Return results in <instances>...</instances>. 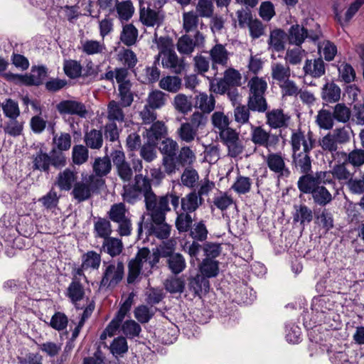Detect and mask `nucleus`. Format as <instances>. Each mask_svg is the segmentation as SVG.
I'll return each mask as SVG.
<instances>
[{"instance_id": "obj_9", "label": "nucleus", "mask_w": 364, "mask_h": 364, "mask_svg": "<svg viewBox=\"0 0 364 364\" xmlns=\"http://www.w3.org/2000/svg\"><path fill=\"white\" fill-rule=\"evenodd\" d=\"M320 32H309L306 28L299 24L292 25L289 29L287 38L289 43L295 46H300L308 38L314 42L318 40Z\"/></svg>"}, {"instance_id": "obj_13", "label": "nucleus", "mask_w": 364, "mask_h": 364, "mask_svg": "<svg viewBox=\"0 0 364 364\" xmlns=\"http://www.w3.org/2000/svg\"><path fill=\"white\" fill-rule=\"evenodd\" d=\"M147 231L149 235L164 240L169 237L171 226L166 222V218H153L147 227Z\"/></svg>"}, {"instance_id": "obj_48", "label": "nucleus", "mask_w": 364, "mask_h": 364, "mask_svg": "<svg viewBox=\"0 0 364 364\" xmlns=\"http://www.w3.org/2000/svg\"><path fill=\"white\" fill-rule=\"evenodd\" d=\"M196 159L193 151L187 146L181 148L176 157V162L182 166L192 165Z\"/></svg>"}, {"instance_id": "obj_21", "label": "nucleus", "mask_w": 364, "mask_h": 364, "mask_svg": "<svg viewBox=\"0 0 364 364\" xmlns=\"http://www.w3.org/2000/svg\"><path fill=\"white\" fill-rule=\"evenodd\" d=\"M305 75L318 78L325 74V64L321 58L306 60L303 68Z\"/></svg>"}, {"instance_id": "obj_46", "label": "nucleus", "mask_w": 364, "mask_h": 364, "mask_svg": "<svg viewBox=\"0 0 364 364\" xmlns=\"http://www.w3.org/2000/svg\"><path fill=\"white\" fill-rule=\"evenodd\" d=\"M137 36V29L132 24H127L122 28L120 40L124 45L130 46L136 43Z\"/></svg>"}, {"instance_id": "obj_37", "label": "nucleus", "mask_w": 364, "mask_h": 364, "mask_svg": "<svg viewBox=\"0 0 364 364\" xmlns=\"http://www.w3.org/2000/svg\"><path fill=\"white\" fill-rule=\"evenodd\" d=\"M161 75L160 70L156 65L147 66L142 70L139 80L144 84H152L159 80Z\"/></svg>"}, {"instance_id": "obj_12", "label": "nucleus", "mask_w": 364, "mask_h": 364, "mask_svg": "<svg viewBox=\"0 0 364 364\" xmlns=\"http://www.w3.org/2000/svg\"><path fill=\"white\" fill-rule=\"evenodd\" d=\"M111 156L119 177L124 182H129L133 176V171L129 164L125 160L124 153L120 150H115L111 154Z\"/></svg>"}, {"instance_id": "obj_36", "label": "nucleus", "mask_w": 364, "mask_h": 364, "mask_svg": "<svg viewBox=\"0 0 364 364\" xmlns=\"http://www.w3.org/2000/svg\"><path fill=\"white\" fill-rule=\"evenodd\" d=\"M167 101L166 95L159 90H151L147 96L146 105L152 109H161Z\"/></svg>"}, {"instance_id": "obj_41", "label": "nucleus", "mask_w": 364, "mask_h": 364, "mask_svg": "<svg viewBox=\"0 0 364 364\" xmlns=\"http://www.w3.org/2000/svg\"><path fill=\"white\" fill-rule=\"evenodd\" d=\"M188 287L195 294L199 295L202 292L208 291L209 281L201 274H197L190 279Z\"/></svg>"}, {"instance_id": "obj_34", "label": "nucleus", "mask_w": 364, "mask_h": 364, "mask_svg": "<svg viewBox=\"0 0 364 364\" xmlns=\"http://www.w3.org/2000/svg\"><path fill=\"white\" fill-rule=\"evenodd\" d=\"M341 88L334 82L326 83L323 89L321 96L328 102H338L341 98Z\"/></svg>"}, {"instance_id": "obj_35", "label": "nucleus", "mask_w": 364, "mask_h": 364, "mask_svg": "<svg viewBox=\"0 0 364 364\" xmlns=\"http://www.w3.org/2000/svg\"><path fill=\"white\" fill-rule=\"evenodd\" d=\"M84 141L87 147L92 149H100L103 144L102 133L100 130L91 129L85 133Z\"/></svg>"}, {"instance_id": "obj_29", "label": "nucleus", "mask_w": 364, "mask_h": 364, "mask_svg": "<svg viewBox=\"0 0 364 364\" xmlns=\"http://www.w3.org/2000/svg\"><path fill=\"white\" fill-rule=\"evenodd\" d=\"M215 99L213 95L200 92L195 97V107L200 109L203 113H210L215 108Z\"/></svg>"}, {"instance_id": "obj_43", "label": "nucleus", "mask_w": 364, "mask_h": 364, "mask_svg": "<svg viewBox=\"0 0 364 364\" xmlns=\"http://www.w3.org/2000/svg\"><path fill=\"white\" fill-rule=\"evenodd\" d=\"M106 50L103 40H85L82 42V50L87 55H95L104 53Z\"/></svg>"}, {"instance_id": "obj_11", "label": "nucleus", "mask_w": 364, "mask_h": 364, "mask_svg": "<svg viewBox=\"0 0 364 364\" xmlns=\"http://www.w3.org/2000/svg\"><path fill=\"white\" fill-rule=\"evenodd\" d=\"M252 141L257 146H264L269 149L277 144L278 139L274 135L270 134L269 132L264 130L261 127H256L251 124L250 133Z\"/></svg>"}, {"instance_id": "obj_61", "label": "nucleus", "mask_w": 364, "mask_h": 364, "mask_svg": "<svg viewBox=\"0 0 364 364\" xmlns=\"http://www.w3.org/2000/svg\"><path fill=\"white\" fill-rule=\"evenodd\" d=\"M196 47L193 41L187 35L181 36L177 43L178 52L183 55H191Z\"/></svg>"}, {"instance_id": "obj_59", "label": "nucleus", "mask_w": 364, "mask_h": 364, "mask_svg": "<svg viewBox=\"0 0 364 364\" xmlns=\"http://www.w3.org/2000/svg\"><path fill=\"white\" fill-rule=\"evenodd\" d=\"M109 349L114 357L124 354L128 350L126 338L122 336L114 338L110 344Z\"/></svg>"}, {"instance_id": "obj_25", "label": "nucleus", "mask_w": 364, "mask_h": 364, "mask_svg": "<svg viewBox=\"0 0 364 364\" xmlns=\"http://www.w3.org/2000/svg\"><path fill=\"white\" fill-rule=\"evenodd\" d=\"M363 4L364 0H355L348 6L344 17H342L338 11L335 9V18L336 21L342 26H346Z\"/></svg>"}, {"instance_id": "obj_28", "label": "nucleus", "mask_w": 364, "mask_h": 364, "mask_svg": "<svg viewBox=\"0 0 364 364\" xmlns=\"http://www.w3.org/2000/svg\"><path fill=\"white\" fill-rule=\"evenodd\" d=\"M288 119L281 109H273L267 113V123L273 129L287 126Z\"/></svg>"}, {"instance_id": "obj_51", "label": "nucleus", "mask_w": 364, "mask_h": 364, "mask_svg": "<svg viewBox=\"0 0 364 364\" xmlns=\"http://www.w3.org/2000/svg\"><path fill=\"white\" fill-rule=\"evenodd\" d=\"M329 172L332 175V183H333V178H336L341 183L348 185L349 181L353 178V175L347 170L343 164L335 166L332 171Z\"/></svg>"}, {"instance_id": "obj_54", "label": "nucleus", "mask_w": 364, "mask_h": 364, "mask_svg": "<svg viewBox=\"0 0 364 364\" xmlns=\"http://www.w3.org/2000/svg\"><path fill=\"white\" fill-rule=\"evenodd\" d=\"M333 117L331 113L326 109H321L316 116V123L321 129H331L333 126Z\"/></svg>"}, {"instance_id": "obj_19", "label": "nucleus", "mask_w": 364, "mask_h": 364, "mask_svg": "<svg viewBox=\"0 0 364 364\" xmlns=\"http://www.w3.org/2000/svg\"><path fill=\"white\" fill-rule=\"evenodd\" d=\"M122 104L115 100H111L107 105V119L110 122L122 123L125 121L126 112Z\"/></svg>"}, {"instance_id": "obj_17", "label": "nucleus", "mask_w": 364, "mask_h": 364, "mask_svg": "<svg viewBox=\"0 0 364 364\" xmlns=\"http://www.w3.org/2000/svg\"><path fill=\"white\" fill-rule=\"evenodd\" d=\"M65 295L77 308H80L77 306V302L83 299L85 289L76 275L67 288Z\"/></svg>"}, {"instance_id": "obj_49", "label": "nucleus", "mask_w": 364, "mask_h": 364, "mask_svg": "<svg viewBox=\"0 0 364 364\" xmlns=\"http://www.w3.org/2000/svg\"><path fill=\"white\" fill-rule=\"evenodd\" d=\"M115 6L118 17L122 21H127L133 16L134 8L131 1L117 2Z\"/></svg>"}, {"instance_id": "obj_40", "label": "nucleus", "mask_w": 364, "mask_h": 364, "mask_svg": "<svg viewBox=\"0 0 364 364\" xmlns=\"http://www.w3.org/2000/svg\"><path fill=\"white\" fill-rule=\"evenodd\" d=\"M173 105L178 112L186 114L192 110V102L191 97L184 94L176 95L173 101Z\"/></svg>"}, {"instance_id": "obj_31", "label": "nucleus", "mask_w": 364, "mask_h": 364, "mask_svg": "<svg viewBox=\"0 0 364 364\" xmlns=\"http://www.w3.org/2000/svg\"><path fill=\"white\" fill-rule=\"evenodd\" d=\"M252 186V178L239 174L230 188L238 195H245L250 192Z\"/></svg>"}, {"instance_id": "obj_30", "label": "nucleus", "mask_w": 364, "mask_h": 364, "mask_svg": "<svg viewBox=\"0 0 364 364\" xmlns=\"http://www.w3.org/2000/svg\"><path fill=\"white\" fill-rule=\"evenodd\" d=\"M271 75L272 79L276 80L279 85L290 77L291 70L287 65H284L280 63H273L271 65Z\"/></svg>"}, {"instance_id": "obj_32", "label": "nucleus", "mask_w": 364, "mask_h": 364, "mask_svg": "<svg viewBox=\"0 0 364 364\" xmlns=\"http://www.w3.org/2000/svg\"><path fill=\"white\" fill-rule=\"evenodd\" d=\"M95 176L101 178V177L107 176L112 169V164L108 156L97 157L95 159L92 165Z\"/></svg>"}, {"instance_id": "obj_52", "label": "nucleus", "mask_w": 364, "mask_h": 364, "mask_svg": "<svg viewBox=\"0 0 364 364\" xmlns=\"http://www.w3.org/2000/svg\"><path fill=\"white\" fill-rule=\"evenodd\" d=\"M234 203V200L230 195L227 193L220 192L213 198V206L221 211L227 210Z\"/></svg>"}, {"instance_id": "obj_50", "label": "nucleus", "mask_w": 364, "mask_h": 364, "mask_svg": "<svg viewBox=\"0 0 364 364\" xmlns=\"http://www.w3.org/2000/svg\"><path fill=\"white\" fill-rule=\"evenodd\" d=\"M305 55V50L302 49L300 46H296V47L287 50L285 60L290 65H295L301 63Z\"/></svg>"}, {"instance_id": "obj_27", "label": "nucleus", "mask_w": 364, "mask_h": 364, "mask_svg": "<svg viewBox=\"0 0 364 364\" xmlns=\"http://www.w3.org/2000/svg\"><path fill=\"white\" fill-rule=\"evenodd\" d=\"M161 89L171 93L178 92L182 86V80L176 75L163 77L159 82Z\"/></svg>"}, {"instance_id": "obj_60", "label": "nucleus", "mask_w": 364, "mask_h": 364, "mask_svg": "<svg viewBox=\"0 0 364 364\" xmlns=\"http://www.w3.org/2000/svg\"><path fill=\"white\" fill-rule=\"evenodd\" d=\"M46 75V68L45 67L35 68L32 69L30 76H26L25 82L28 85H38L42 82Z\"/></svg>"}, {"instance_id": "obj_55", "label": "nucleus", "mask_w": 364, "mask_h": 364, "mask_svg": "<svg viewBox=\"0 0 364 364\" xmlns=\"http://www.w3.org/2000/svg\"><path fill=\"white\" fill-rule=\"evenodd\" d=\"M89 157V151L83 145H75L73 148L72 159L75 164L81 165L85 164Z\"/></svg>"}, {"instance_id": "obj_63", "label": "nucleus", "mask_w": 364, "mask_h": 364, "mask_svg": "<svg viewBox=\"0 0 364 364\" xmlns=\"http://www.w3.org/2000/svg\"><path fill=\"white\" fill-rule=\"evenodd\" d=\"M318 52L323 55L328 61L332 60L337 53L336 46L328 41H323L318 45Z\"/></svg>"}, {"instance_id": "obj_16", "label": "nucleus", "mask_w": 364, "mask_h": 364, "mask_svg": "<svg viewBox=\"0 0 364 364\" xmlns=\"http://www.w3.org/2000/svg\"><path fill=\"white\" fill-rule=\"evenodd\" d=\"M164 19V15L159 9H153L151 8H142L140 9V20L141 23L150 27H159Z\"/></svg>"}, {"instance_id": "obj_7", "label": "nucleus", "mask_w": 364, "mask_h": 364, "mask_svg": "<svg viewBox=\"0 0 364 364\" xmlns=\"http://www.w3.org/2000/svg\"><path fill=\"white\" fill-rule=\"evenodd\" d=\"M124 264L120 261H114L105 268L102 279L100 282L101 287H111L116 286L123 278Z\"/></svg>"}, {"instance_id": "obj_4", "label": "nucleus", "mask_w": 364, "mask_h": 364, "mask_svg": "<svg viewBox=\"0 0 364 364\" xmlns=\"http://www.w3.org/2000/svg\"><path fill=\"white\" fill-rule=\"evenodd\" d=\"M105 183L102 178H97L93 174L90 175L85 181H80L75 183L72 191V195L78 202L89 199L92 193L102 187Z\"/></svg>"}, {"instance_id": "obj_2", "label": "nucleus", "mask_w": 364, "mask_h": 364, "mask_svg": "<svg viewBox=\"0 0 364 364\" xmlns=\"http://www.w3.org/2000/svg\"><path fill=\"white\" fill-rule=\"evenodd\" d=\"M172 250L171 247L167 250H164V247L161 246L153 250L152 252L146 247L139 249L136 257L129 262L127 282L134 283L141 274L149 276L153 267L159 262L161 256L166 257Z\"/></svg>"}, {"instance_id": "obj_26", "label": "nucleus", "mask_w": 364, "mask_h": 364, "mask_svg": "<svg viewBox=\"0 0 364 364\" xmlns=\"http://www.w3.org/2000/svg\"><path fill=\"white\" fill-rule=\"evenodd\" d=\"M287 34L282 29L273 30L268 40L269 48L272 50L279 52L285 48V38Z\"/></svg>"}, {"instance_id": "obj_47", "label": "nucleus", "mask_w": 364, "mask_h": 364, "mask_svg": "<svg viewBox=\"0 0 364 364\" xmlns=\"http://www.w3.org/2000/svg\"><path fill=\"white\" fill-rule=\"evenodd\" d=\"M132 84L130 82L119 85V96L123 107H130L134 101V95L131 91Z\"/></svg>"}, {"instance_id": "obj_15", "label": "nucleus", "mask_w": 364, "mask_h": 364, "mask_svg": "<svg viewBox=\"0 0 364 364\" xmlns=\"http://www.w3.org/2000/svg\"><path fill=\"white\" fill-rule=\"evenodd\" d=\"M56 109L61 114H76L80 117H85L87 113L85 106L75 100H63L57 105Z\"/></svg>"}, {"instance_id": "obj_24", "label": "nucleus", "mask_w": 364, "mask_h": 364, "mask_svg": "<svg viewBox=\"0 0 364 364\" xmlns=\"http://www.w3.org/2000/svg\"><path fill=\"white\" fill-rule=\"evenodd\" d=\"M101 263V256L95 251H89L82 256V269L76 272V274L82 275L83 269H97Z\"/></svg>"}, {"instance_id": "obj_44", "label": "nucleus", "mask_w": 364, "mask_h": 364, "mask_svg": "<svg viewBox=\"0 0 364 364\" xmlns=\"http://www.w3.org/2000/svg\"><path fill=\"white\" fill-rule=\"evenodd\" d=\"M200 272L206 279L216 277L219 272L218 262L211 259H205L200 265Z\"/></svg>"}, {"instance_id": "obj_33", "label": "nucleus", "mask_w": 364, "mask_h": 364, "mask_svg": "<svg viewBox=\"0 0 364 364\" xmlns=\"http://www.w3.org/2000/svg\"><path fill=\"white\" fill-rule=\"evenodd\" d=\"M110 222L105 218H98L94 223V235L95 237H100L105 240L109 237L112 233Z\"/></svg>"}, {"instance_id": "obj_38", "label": "nucleus", "mask_w": 364, "mask_h": 364, "mask_svg": "<svg viewBox=\"0 0 364 364\" xmlns=\"http://www.w3.org/2000/svg\"><path fill=\"white\" fill-rule=\"evenodd\" d=\"M122 249V242L118 238L109 237L105 240L102 244V250L111 257L119 255Z\"/></svg>"}, {"instance_id": "obj_56", "label": "nucleus", "mask_w": 364, "mask_h": 364, "mask_svg": "<svg viewBox=\"0 0 364 364\" xmlns=\"http://www.w3.org/2000/svg\"><path fill=\"white\" fill-rule=\"evenodd\" d=\"M4 115L9 119H16L20 115V109L18 102L7 99L1 104Z\"/></svg>"}, {"instance_id": "obj_18", "label": "nucleus", "mask_w": 364, "mask_h": 364, "mask_svg": "<svg viewBox=\"0 0 364 364\" xmlns=\"http://www.w3.org/2000/svg\"><path fill=\"white\" fill-rule=\"evenodd\" d=\"M310 151L292 153V161L296 168L300 170L304 175L310 174L311 170V159Z\"/></svg>"}, {"instance_id": "obj_42", "label": "nucleus", "mask_w": 364, "mask_h": 364, "mask_svg": "<svg viewBox=\"0 0 364 364\" xmlns=\"http://www.w3.org/2000/svg\"><path fill=\"white\" fill-rule=\"evenodd\" d=\"M108 215L110 220L114 223L122 222L124 220L129 218V211L126 208L125 205L122 203L112 205Z\"/></svg>"}, {"instance_id": "obj_3", "label": "nucleus", "mask_w": 364, "mask_h": 364, "mask_svg": "<svg viewBox=\"0 0 364 364\" xmlns=\"http://www.w3.org/2000/svg\"><path fill=\"white\" fill-rule=\"evenodd\" d=\"M250 88L247 105L252 111L264 112L267 109V104L264 97L267 88L265 80L258 77L251 78L247 84Z\"/></svg>"}, {"instance_id": "obj_45", "label": "nucleus", "mask_w": 364, "mask_h": 364, "mask_svg": "<svg viewBox=\"0 0 364 364\" xmlns=\"http://www.w3.org/2000/svg\"><path fill=\"white\" fill-rule=\"evenodd\" d=\"M178 137L186 143L193 141L198 135V132L187 122H183L177 129Z\"/></svg>"}, {"instance_id": "obj_53", "label": "nucleus", "mask_w": 364, "mask_h": 364, "mask_svg": "<svg viewBox=\"0 0 364 364\" xmlns=\"http://www.w3.org/2000/svg\"><path fill=\"white\" fill-rule=\"evenodd\" d=\"M168 264L171 272L176 274L181 273L186 267V261L183 257L178 253L169 256Z\"/></svg>"}, {"instance_id": "obj_5", "label": "nucleus", "mask_w": 364, "mask_h": 364, "mask_svg": "<svg viewBox=\"0 0 364 364\" xmlns=\"http://www.w3.org/2000/svg\"><path fill=\"white\" fill-rule=\"evenodd\" d=\"M144 200L151 219L166 218V213L171 210L168 196L157 197L154 193L149 194Z\"/></svg>"}, {"instance_id": "obj_57", "label": "nucleus", "mask_w": 364, "mask_h": 364, "mask_svg": "<svg viewBox=\"0 0 364 364\" xmlns=\"http://www.w3.org/2000/svg\"><path fill=\"white\" fill-rule=\"evenodd\" d=\"M134 186L142 195H144V199L146 198L148 195L149 196V194L154 193L151 191L149 180L147 178L144 177L141 174H137L135 176Z\"/></svg>"}, {"instance_id": "obj_20", "label": "nucleus", "mask_w": 364, "mask_h": 364, "mask_svg": "<svg viewBox=\"0 0 364 364\" xmlns=\"http://www.w3.org/2000/svg\"><path fill=\"white\" fill-rule=\"evenodd\" d=\"M203 203V199L193 191L181 198V209L183 212L191 213L195 212Z\"/></svg>"}, {"instance_id": "obj_62", "label": "nucleus", "mask_w": 364, "mask_h": 364, "mask_svg": "<svg viewBox=\"0 0 364 364\" xmlns=\"http://www.w3.org/2000/svg\"><path fill=\"white\" fill-rule=\"evenodd\" d=\"M166 291L171 294L181 293L185 287L184 280L179 277H171L164 282Z\"/></svg>"}, {"instance_id": "obj_23", "label": "nucleus", "mask_w": 364, "mask_h": 364, "mask_svg": "<svg viewBox=\"0 0 364 364\" xmlns=\"http://www.w3.org/2000/svg\"><path fill=\"white\" fill-rule=\"evenodd\" d=\"M166 132V129L163 122L159 121L154 122L149 129L146 130L145 136L147 139V144L156 145Z\"/></svg>"}, {"instance_id": "obj_1", "label": "nucleus", "mask_w": 364, "mask_h": 364, "mask_svg": "<svg viewBox=\"0 0 364 364\" xmlns=\"http://www.w3.org/2000/svg\"><path fill=\"white\" fill-rule=\"evenodd\" d=\"M332 183L329 171H317L314 174L301 176L297 182L299 190L303 193L311 194L314 201L319 205H326L332 199V195L325 187Z\"/></svg>"}, {"instance_id": "obj_8", "label": "nucleus", "mask_w": 364, "mask_h": 364, "mask_svg": "<svg viewBox=\"0 0 364 364\" xmlns=\"http://www.w3.org/2000/svg\"><path fill=\"white\" fill-rule=\"evenodd\" d=\"M314 139L311 132L293 131L290 138L292 153L311 151L314 146Z\"/></svg>"}, {"instance_id": "obj_58", "label": "nucleus", "mask_w": 364, "mask_h": 364, "mask_svg": "<svg viewBox=\"0 0 364 364\" xmlns=\"http://www.w3.org/2000/svg\"><path fill=\"white\" fill-rule=\"evenodd\" d=\"M193 223L190 213L186 212L178 213L176 219V228L180 232H187Z\"/></svg>"}, {"instance_id": "obj_64", "label": "nucleus", "mask_w": 364, "mask_h": 364, "mask_svg": "<svg viewBox=\"0 0 364 364\" xmlns=\"http://www.w3.org/2000/svg\"><path fill=\"white\" fill-rule=\"evenodd\" d=\"M333 117L338 122L345 123L350 117V109L343 103H338L333 108Z\"/></svg>"}, {"instance_id": "obj_22", "label": "nucleus", "mask_w": 364, "mask_h": 364, "mask_svg": "<svg viewBox=\"0 0 364 364\" xmlns=\"http://www.w3.org/2000/svg\"><path fill=\"white\" fill-rule=\"evenodd\" d=\"M77 178V173L66 168L58 173L55 185L61 191H70L73 187V184L76 181Z\"/></svg>"}, {"instance_id": "obj_6", "label": "nucleus", "mask_w": 364, "mask_h": 364, "mask_svg": "<svg viewBox=\"0 0 364 364\" xmlns=\"http://www.w3.org/2000/svg\"><path fill=\"white\" fill-rule=\"evenodd\" d=\"M263 160L268 168L276 174L278 178H287L290 176L291 171L281 152L268 153L266 156H263Z\"/></svg>"}, {"instance_id": "obj_39", "label": "nucleus", "mask_w": 364, "mask_h": 364, "mask_svg": "<svg viewBox=\"0 0 364 364\" xmlns=\"http://www.w3.org/2000/svg\"><path fill=\"white\" fill-rule=\"evenodd\" d=\"M210 55L214 64L225 65L228 60V52L222 44H216L210 50Z\"/></svg>"}, {"instance_id": "obj_10", "label": "nucleus", "mask_w": 364, "mask_h": 364, "mask_svg": "<svg viewBox=\"0 0 364 364\" xmlns=\"http://www.w3.org/2000/svg\"><path fill=\"white\" fill-rule=\"evenodd\" d=\"M223 143L228 146L229 155L236 157L242 152L243 146L239 138V134L232 128L225 129L220 132Z\"/></svg>"}, {"instance_id": "obj_14", "label": "nucleus", "mask_w": 364, "mask_h": 364, "mask_svg": "<svg viewBox=\"0 0 364 364\" xmlns=\"http://www.w3.org/2000/svg\"><path fill=\"white\" fill-rule=\"evenodd\" d=\"M164 68L169 69L172 73L178 75L186 70L188 64L183 58H179L174 52H168L162 57Z\"/></svg>"}]
</instances>
